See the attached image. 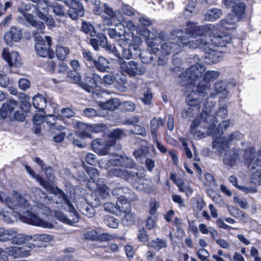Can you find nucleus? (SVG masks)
Here are the masks:
<instances>
[{
    "label": "nucleus",
    "instance_id": "obj_1",
    "mask_svg": "<svg viewBox=\"0 0 261 261\" xmlns=\"http://www.w3.org/2000/svg\"><path fill=\"white\" fill-rule=\"evenodd\" d=\"M205 70V67L203 65L196 63L180 74V84L187 89H192L185 98L188 108L182 110L181 112V116L183 118L193 117L199 114L202 102L208 97L207 92L211 89L210 83L216 80L219 76L218 71H207L203 74L202 80L199 81L195 86L197 80L202 75Z\"/></svg>",
    "mask_w": 261,
    "mask_h": 261
},
{
    "label": "nucleus",
    "instance_id": "obj_2",
    "mask_svg": "<svg viewBox=\"0 0 261 261\" xmlns=\"http://www.w3.org/2000/svg\"><path fill=\"white\" fill-rule=\"evenodd\" d=\"M210 41L204 38L197 39L194 42V49L199 48L204 51L205 58L210 60V63H215L219 61L220 53L217 50L218 47H224L230 43L231 36L225 32H221L216 35L215 31L212 35Z\"/></svg>",
    "mask_w": 261,
    "mask_h": 261
},
{
    "label": "nucleus",
    "instance_id": "obj_3",
    "mask_svg": "<svg viewBox=\"0 0 261 261\" xmlns=\"http://www.w3.org/2000/svg\"><path fill=\"white\" fill-rule=\"evenodd\" d=\"M170 35L171 39L174 41L162 43L156 54H161L162 56H167L171 53L177 55L181 51L182 48L185 47L194 49L195 46L194 42L189 40L188 38L184 35L182 29L172 31L170 32Z\"/></svg>",
    "mask_w": 261,
    "mask_h": 261
},
{
    "label": "nucleus",
    "instance_id": "obj_4",
    "mask_svg": "<svg viewBox=\"0 0 261 261\" xmlns=\"http://www.w3.org/2000/svg\"><path fill=\"white\" fill-rule=\"evenodd\" d=\"M245 165L251 172V178L261 185V151L256 152L254 147L245 150L243 156Z\"/></svg>",
    "mask_w": 261,
    "mask_h": 261
},
{
    "label": "nucleus",
    "instance_id": "obj_5",
    "mask_svg": "<svg viewBox=\"0 0 261 261\" xmlns=\"http://www.w3.org/2000/svg\"><path fill=\"white\" fill-rule=\"evenodd\" d=\"M38 33L37 31H33V35L35 42V48L36 54L43 58L48 57L53 59L55 57V52L51 48L53 44L51 38L50 36H45V39Z\"/></svg>",
    "mask_w": 261,
    "mask_h": 261
},
{
    "label": "nucleus",
    "instance_id": "obj_6",
    "mask_svg": "<svg viewBox=\"0 0 261 261\" xmlns=\"http://www.w3.org/2000/svg\"><path fill=\"white\" fill-rule=\"evenodd\" d=\"M80 30L92 37H95V38H90L88 42L94 50H98L99 46H104L107 45L106 36L101 33H97L94 27L90 22L83 20Z\"/></svg>",
    "mask_w": 261,
    "mask_h": 261
},
{
    "label": "nucleus",
    "instance_id": "obj_7",
    "mask_svg": "<svg viewBox=\"0 0 261 261\" xmlns=\"http://www.w3.org/2000/svg\"><path fill=\"white\" fill-rule=\"evenodd\" d=\"M112 194L117 197V201H120L125 210L127 211L130 205V202L138 200V196L135 192L126 187H116L112 191Z\"/></svg>",
    "mask_w": 261,
    "mask_h": 261
},
{
    "label": "nucleus",
    "instance_id": "obj_8",
    "mask_svg": "<svg viewBox=\"0 0 261 261\" xmlns=\"http://www.w3.org/2000/svg\"><path fill=\"white\" fill-rule=\"evenodd\" d=\"M108 176L111 178L115 177L120 178L128 181L134 186L139 184L142 179V176L137 172L134 171H129L126 170H122L116 168L109 170Z\"/></svg>",
    "mask_w": 261,
    "mask_h": 261
},
{
    "label": "nucleus",
    "instance_id": "obj_9",
    "mask_svg": "<svg viewBox=\"0 0 261 261\" xmlns=\"http://www.w3.org/2000/svg\"><path fill=\"white\" fill-rule=\"evenodd\" d=\"M53 193L55 194H58L60 196H61L65 200L67 201L68 203V205L70 207V210L71 212H72L74 215V217L72 219H70L68 218L65 215L63 214V213L61 212L56 211L55 213V216L56 218L59 221L70 225H73L74 223H76L79 222V215L78 213L75 210L73 206L70 202L69 200H68L67 196L64 193V192L61 189H52Z\"/></svg>",
    "mask_w": 261,
    "mask_h": 261
},
{
    "label": "nucleus",
    "instance_id": "obj_10",
    "mask_svg": "<svg viewBox=\"0 0 261 261\" xmlns=\"http://www.w3.org/2000/svg\"><path fill=\"white\" fill-rule=\"evenodd\" d=\"M19 218L22 222L31 225L47 228H52L54 227L51 223L44 221L38 215L28 210L22 213H19Z\"/></svg>",
    "mask_w": 261,
    "mask_h": 261
},
{
    "label": "nucleus",
    "instance_id": "obj_11",
    "mask_svg": "<svg viewBox=\"0 0 261 261\" xmlns=\"http://www.w3.org/2000/svg\"><path fill=\"white\" fill-rule=\"evenodd\" d=\"M120 66L121 70L130 77L142 75L146 70L145 67L134 61L128 62H126L124 60L120 61Z\"/></svg>",
    "mask_w": 261,
    "mask_h": 261
},
{
    "label": "nucleus",
    "instance_id": "obj_12",
    "mask_svg": "<svg viewBox=\"0 0 261 261\" xmlns=\"http://www.w3.org/2000/svg\"><path fill=\"white\" fill-rule=\"evenodd\" d=\"M142 43L141 39L138 36L133 38L132 42L128 45L130 50L134 55V58L140 57L142 62L144 63H148L153 60V56L151 53L146 52L148 55L144 56V53L141 51L140 46Z\"/></svg>",
    "mask_w": 261,
    "mask_h": 261
},
{
    "label": "nucleus",
    "instance_id": "obj_13",
    "mask_svg": "<svg viewBox=\"0 0 261 261\" xmlns=\"http://www.w3.org/2000/svg\"><path fill=\"white\" fill-rule=\"evenodd\" d=\"M102 84V79L96 73L86 75L84 81L79 83V86L88 92H93L100 84Z\"/></svg>",
    "mask_w": 261,
    "mask_h": 261
},
{
    "label": "nucleus",
    "instance_id": "obj_14",
    "mask_svg": "<svg viewBox=\"0 0 261 261\" xmlns=\"http://www.w3.org/2000/svg\"><path fill=\"white\" fill-rule=\"evenodd\" d=\"M23 38L22 30L18 27H11L4 36L7 45L12 46L15 42H19Z\"/></svg>",
    "mask_w": 261,
    "mask_h": 261
},
{
    "label": "nucleus",
    "instance_id": "obj_15",
    "mask_svg": "<svg viewBox=\"0 0 261 261\" xmlns=\"http://www.w3.org/2000/svg\"><path fill=\"white\" fill-rule=\"evenodd\" d=\"M108 140L101 138L93 140L91 144L92 150L99 155H106L109 153L110 148L112 147L109 145Z\"/></svg>",
    "mask_w": 261,
    "mask_h": 261
},
{
    "label": "nucleus",
    "instance_id": "obj_16",
    "mask_svg": "<svg viewBox=\"0 0 261 261\" xmlns=\"http://www.w3.org/2000/svg\"><path fill=\"white\" fill-rule=\"evenodd\" d=\"M2 57L10 67H16L20 63L21 58L18 53L14 50L10 52L8 48L3 49Z\"/></svg>",
    "mask_w": 261,
    "mask_h": 261
},
{
    "label": "nucleus",
    "instance_id": "obj_17",
    "mask_svg": "<svg viewBox=\"0 0 261 261\" xmlns=\"http://www.w3.org/2000/svg\"><path fill=\"white\" fill-rule=\"evenodd\" d=\"M5 252L14 258L24 257L31 255L30 250H25L23 247L10 246L5 249Z\"/></svg>",
    "mask_w": 261,
    "mask_h": 261
},
{
    "label": "nucleus",
    "instance_id": "obj_18",
    "mask_svg": "<svg viewBox=\"0 0 261 261\" xmlns=\"http://www.w3.org/2000/svg\"><path fill=\"white\" fill-rule=\"evenodd\" d=\"M139 22L138 31L140 32V35L146 37H149L150 31L148 29V27L151 26L153 24L152 20L146 16H141L138 18Z\"/></svg>",
    "mask_w": 261,
    "mask_h": 261
},
{
    "label": "nucleus",
    "instance_id": "obj_19",
    "mask_svg": "<svg viewBox=\"0 0 261 261\" xmlns=\"http://www.w3.org/2000/svg\"><path fill=\"white\" fill-rule=\"evenodd\" d=\"M22 14L24 17L25 20L32 27L36 28V30L34 31H37L38 33L44 34V30L45 28V24L42 21H37L35 19L34 16L33 14L29 13L26 11H24Z\"/></svg>",
    "mask_w": 261,
    "mask_h": 261
},
{
    "label": "nucleus",
    "instance_id": "obj_20",
    "mask_svg": "<svg viewBox=\"0 0 261 261\" xmlns=\"http://www.w3.org/2000/svg\"><path fill=\"white\" fill-rule=\"evenodd\" d=\"M216 30V27L212 24H206L197 26L196 28L195 37L197 36L204 37L203 38L207 36L211 37L214 32Z\"/></svg>",
    "mask_w": 261,
    "mask_h": 261
},
{
    "label": "nucleus",
    "instance_id": "obj_21",
    "mask_svg": "<svg viewBox=\"0 0 261 261\" xmlns=\"http://www.w3.org/2000/svg\"><path fill=\"white\" fill-rule=\"evenodd\" d=\"M127 136L126 133L122 129L120 128H116L113 129L109 134L108 140L109 145L112 147L116 145L117 140L122 139Z\"/></svg>",
    "mask_w": 261,
    "mask_h": 261
},
{
    "label": "nucleus",
    "instance_id": "obj_22",
    "mask_svg": "<svg viewBox=\"0 0 261 261\" xmlns=\"http://www.w3.org/2000/svg\"><path fill=\"white\" fill-rule=\"evenodd\" d=\"M109 62L105 58L99 56L97 59H96L88 68L91 70H97L101 72H105L109 68Z\"/></svg>",
    "mask_w": 261,
    "mask_h": 261
},
{
    "label": "nucleus",
    "instance_id": "obj_23",
    "mask_svg": "<svg viewBox=\"0 0 261 261\" xmlns=\"http://www.w3.org/2000/svg\"><path fill=\"white\" fill-rule=\"evenodd\" d=\"M104 210L117 216H121L123 211H126L120 201L117 200L116 204L112 202H106L103 204Z\"/></svg>",
    "mask_w": 261,
    "mask_h": 261
},
{
    "label": "nucleus",
    "instance_id": "obj_24",
    "mask_svg": "<svg viewBox=\"0 0 261 261\" xmlns=\"http://www.w3.org/2000/svg\"><path fill=\"white\" fill-rule=\"evenodd\" d=\"M114 86L115 88L122 92L126 91L127 84L126 76L122 73H117L114 76Z\"/></svg>",
    "mask_w": 261,
    "mask_h": 261
},
{
    "label": "nucleus",
    "instance_id": "obj_25",
    "mask_svg": "<svg viewBox=\"0 0 261 261\" xmlns=\"http://www.w3.org/2000/svg\"><path fill=\"white\" fill-rule=\"evenodd\" d=\"M47 103L46 97L41 94H37L33 98V105L38 112H44Z\"/></svg>",
    "mask_w": 261,
    "mask_h": 261
},
{
    "label": "nucleus",
    "instance_id": "obj_26",
    "mask_svg": "<svg viewBox=\"0 0 261 261\" xmlns=\"http://www.w3.org/2000/svg\"><path fill=\"white\" fill-rule=\"evenodd\" d=\"M2 107L5 116L11 117L15 109L19 107V103L17 100L10 99L5 102Z\"/></svg>",
    "mask_w": 261,
    "mask_h": 261
},
{
    "label": "nucleus",
    "instance_id": "obj_27",
    "mask_svg": "<svg viewBox=\"0 0 261 261\" xmlns=\"http://www.w3.org/2000/svg\"><path fill=\"white\" fill-rule=\"evenodd\" d=\"M120 105L119 100L117 98H111L106 102H100L99 106L102 110L108 111H114L117 109Z\"/></svg>",
    "mask_w": 261,
    "mask_h": 261
},
{
    "label": "nucleus",
    "instance_id": "obj_28",
    "mask_svg": "<svg viewBox=\"0 0 261 261\" xmlns=\"http://www.w3.org/2000/svg\"><path fill=\"white\" fill-rule=\"evenodd\" d=\"M115 165L119 166L125 168L133 169L136 167V164L134 161L128 157L120 155L119 158L116 160Z\"/></svg>",
    "mask_w": 261,
    "mask_h": 261
},
{
    "label": "nucleus",
    "instance_id": "obj_29",
    "mask_svg": "<svg viewBox=\"0 0 261 261\" xmlns=\"http://www.w3.org/2000/svg\"><path fill=\"white\" fill-rule=\"evenodd\" d=\"M239 156L238 152L233 150H229L225 154L223 163L225 165L232 167L236 164Z\"/></svg>",
    "mask_w": 261,
    "mask_h": 261
},
{
    "label": "nucleus",
    "instance_id": "obj_30",
    "mask_svg": "<svg viewBox=\"0 0 261 261\" xmlns=\"http://www.w3.org/2000/svg\"><path fill=\"white\" fill-rule=\"evenodd\" d=\"M150 123L151 133L152 135H154L156 137L159 129L161 127L164 126L165 121L164 119H162L161 117L156 118L154 117L151 119Z\"/></svg>",
    "mask_w": 261,
    "mask_h": 261
},
{
    "label": "nucleus",
    "instance_id": "obj_31",
    "mask_svg": "<svg viewBox=\"0 0 261 261\" xmlns=\"http://www.w3.org/2000/svg\"><path fill=\"white\" fill-rule=\"evenodd\" d=\"M131 205H129V208L126 211H123L122 214L124 213V216L122 219V223L124 226H130L133 225L135 221V216L131 213Z\"/></svg>",
    "mask_w": 261,
    "mask_h": 261
},
{
    "label": "nucleus",
    "instance_id": "obj_32",
    "mask_svg": "<svg viewBox=\"0 0 261 261\" xmlns=\"http://www.w3.org/2000/svg\"><path fill=\"white\" fill-rule=\"evenodd\" d=\"M149 246L154 250L159 251L167 247V242L166 240L157 238L155 239L151 240L149 242Z\"/></svg>",
    "mask_w": 261,
    "mask_h": 261
},
{
    "label": "nucleus",
    "instance_id": "obj_33",
    "mask_svg": "<svg viewBox=\"0 0 261 261\" xmlns=\"http://www.w3.org/2000/svg\"><path fill=\"white\" fill-rule=\"evenodd\" d=\"M14 237L12 239V243L15 244H22L26 243L31 240L32 237L22 233H18L17 231L14 229Z\"/></svg>",
    "mask_w": 261,
    "mask_h": 261
},
{
    "label": "nucleus",
    "instance_id": "obj_34",
    "mask_svg": "<svg viewBox=\"0 0 261 261\" xmlns=\"http://www.w3.org/2000/svg\"><path fill=\"white\" fill-rule=\"evenodd\" d=\"M222 12L221 9L218 8H212L207 11L205 14V18L207 21H214L219 18L222 15Z\"/></svg>",
    "mask_w": 261,
    "mask_h": 261
},
{
    "label": "nucleus",
    "instance_id": "obj_35",
    "mask_svg": "<svg viewBox=\"0 0 261 261\" xmlns=\"http://www.w3.org/2000/svg\"><path fill=\"white\" fill-rule=\"evenodd\" d=\"M79 211L82 214L89 218H92L95 215V210L94 206L88 203L83 204L79 208Z\"/></svg>",
    "mask_w": 261,
    "mask_h": 261
},
{
    "label": "nucleus",
    "instance_id": "obj_36",
    "mask_svg": "<svg viewBox=\"0 0 261 261\" xmlns=\"http://www.w3.org/2000/svg\"><path fill=\"white\" fill-rule=\"evenodd\" d=\"M70 53L69 49L62 45H57L56 47V55L57 58L61 61L65 60Z\"/></svg>",
    "mask_w": 261,
    "mask_h": 261
},
{
    "label": "nucleus",
    "instance_id": "obj_37",
    "mask_svg": "<svg viewBox=\"0 0 261 261\" xmlns=\"http://www.w3.org/2000/svg\"><path fill=\"white\" fill-rule=\"evenodd\" d=\"M14 235L13 229H6L4 228H0V242L12 241Z\"/></svg>",
    "mask_w": 261,
    "mask_h": 261
},
{
    "label": "nucleus",
    "instance_id": "obj_38",
    "mask_svg": "<svg viewBox=\"0 0 261 261\" xmlns=\"http://www.w3.org/2000/svg\"><path fill=\"white\" fill-rule=\"evenodd\" d=\"M82 54L83 60L86 66L89 68L96 59H94L93 54L89 49L82 48Z\"/></svg>",
    "mask_w": 261,
    "mask_h": 261
},
{
    "label": "nucleus",
    "instance_id": "obj_39",
    "mask_svg": "<svg viewBox=\"0 0 261 261\" xmlns=\"http://www.w3.org/2000/svg\"><path fill=\"white\" fill-rule=\"evenodd\" d=\"M147 44L148 46L151 48L152 51L154 54H156L159 51V48L162 45V42L159 40L156 37L149 38L148 37Z\"/></svg>",
    "mask_w": 261,
    "mask_h": 261
},
{
    "label": "nucleus",
    "instance_id": "obj_40",
    "mask_svg": "<svg viewBox=\"0 0 261 261\" xmlns=\"http://www.w3.org/2000/svg\"><path fill=\"white\" fill-rule=\"evenodd\" d=\"M197 27V25L193 22L188 21L187 23V27L185 29V32H184V35H185L188 38L189 40L190 41L196 42V41L197 40H191L190 38L188 36V35L193 37H194V36H195Z\"/></svg>",
    "mask_w": 261,
    "mask_h": 261
},
{
    "label": "nucleus",
    "instance_id": "obj_41",
    "mask_svg": "<svg viewBox=\"0 0 261 261\" xmlns=\"http://www.w3.org/2000/svg\"><path fill=\"white\" fill-rule=\"evenodd\" d=\"M29 100V96L28 95H25L21 100L20 103H19V108L21 109V112L25 114L29 113L31 108V104Z\"/></svg>",
    "mask_w": 261,
    "mask_h": 261
},
{
    "label": "nucleus",
    "instance_id": "obj_42",
    "mask_svg": "<svg viewBox=\"0 0 261 261\" xmlns=\"http://www.w3.org/2000/svg\"><path fill=\"white\" fill-rule=\"evenodd\" d=\"M120 109L123 112H132L135 110V104L130 101H125L120 103Z\"/></svg>",
    "mask_w": 261,
    "mask_h": 261
},
{
    "label": "nucleus",
    "instance_id": "obj_43",
    "mask_svg": "<svg viewBox=\"0 0 261 261\" xmlns=\"http://www.w3.org/2000/svg\"><path fill=\"white\" fill-rule=\"evenodd\" d=\"M105 224L109 227L116 228L119 224V221L114 217L106 216L103 220Z\"/></svg>",
    "mask_w": 261,
    "mask_h": 261
},
{
    "label": "nucleus",
    "instance_id": "obj_44",
    "mask_svg": "<svg viewBox=\"0 0 261 261\" xmlns=\"http://www.w3.org/2000/svg\"><path fill=\"white\" fill-rule=\"evenodd\" d=\"M101 47L106 48L107 50L111 52L116 58L119 60V63H120V61L123 60L121 58V54L120 53L121 50L119 47L118 48H117L115 46L109 45L107 41V45Z\"/></svg>",
    "mask_w": 261,
    "mask_h": 261
},
{
    "label": "nucleus",
    "instance_id": "obj_45",
    "mask_svg": "<svg viewBox=\"0 0 261 261\" xmlns=\"http://www.w3.org/2000/svg\"><path fill=\"white\" fill-rule=\"evenodd\" d=\"M149 152V147L146 146H144L140 148L135 150L133 154L135 158L137 159L142 156H146Z\"/></svg>",
    "mask_w": 261,
    "mask_h": 261
},
{
    "label": "nucleus",
    "instance_id": "obj_46",
    "mask_svg": "<svg viewBox=\"0 0 261 261\" xmlns=\"http://www.w3.org/2000/svg\"><path fill=\"white\" fill-rule=\"evenodd\" d=\"M67 76L72 82L77 83L79 85V83L82 82L81 75L77 70H72L68 71Z\"/></svg>",
    "mask_w": 261,
    "mask_h": 261
},
{
    "label": "nucleus",
    "instance_id": "obj_47",
    "mask_svg": "<svg viewBox=\"0 0 261 261\" xmlns=\"http://www.w3.org/2000/svg\"><path fill=\"white\" fill-rule=\"evenodd\" d=\"M230 122L229 120L222 121L216 128V133L219 135H222L229 126Z\"/></svg>",
    "mask_w": 261,
    "mask_h": 261
},
{
    "label": "nucleus",
    "instance_id": "obj_48",
    "mask_svg": "<svg viewBox=\"0 0 261 261\" xmlns=\"http://www.w3.org/2000/svg\"><path fill=\"white\" fill-rule=\"evenodd\" d=\"M54 12L56 15L60 16H63L65 15L64 7L62 5L58 3H54L51 5Z\"/></svg>",
    "mask_w": 261,
    "mask_h": 261
},
{
    "label": "nucleus",
    "instance_id": "obj_49",
    "mask_svg": "<svg viewBox=\"0 0 261 261\" xmlns=\"http://www.w3.org/2000/svg\"><path fill=\"white\" fill-rule=\"evenodd\" d=\"M86 170L88 174L89 175L90 178L93 180V182H95L96 179L99 176L98 170L94 167H87Z\"/></svg>",
    "mask_w": 261,
    "mask_h": 261
},
{
    "label": "nucleus",
    "instance_id": "obj_50",
    "mask_svg": "<svg viewBox=\"0 0 261 261\" xmlns=\"http://www.w3.org/2000/svg\"><path fill=\"white\" fill-rule=\"evenodd\" d=\"M119 47L121 51V58L127 60L130 59L132 58H134V55L130 50L129 47L124 48L120 44L119 45Z\"/></svg>",
    "mask_w": 261,
    "mask_h": 261
},
{
    "label": "nucleus",
    "instance_id": "obj_51",
    "mask_svg": "<svg viewBox=\"0 0 261 261\" xmlns=\"http://www.w3.org/2000/svg\"><path fill=\"white\" fill-rule=\"evenodd\" d=\"M246 6L243 3L235 4L232 7L233 12L237 15H242L245 13Z\"/></svg>",
    "mask_w": 261,
    "mask_h": 261
},
{
    "label": "nucleus",
    "instance_id": "obj_52",
    "mask_svg": "<svg viewBox=\"0 0 261 261\" xmlns=\"http://www.w3.org/2000/svg\"><path fill=\"white\" fill-rule=\"evenodd\" d=\"M59 130V133L56 134V135L53 138V140L56 143H61L65 139L66 136V133L65 132H61L63 129H64V127L63 126H59L58 128H57Z\"/></svg>",
    "mask_w": 261,
    "mask_h": 261
},
{
    "label": "nucleus",
    "instance_id": "obj_53",
    "mask_svg": "<svg viewBox=\"0 0 261 261\" xmlns=\"http://www.w3.org/2000/svg\"><path fill=\"white\" fill-rule=\"evenodd\" d=\"M153 94L151 92L147 90L143 94V97H141L142 102L145 105H150L151 104Z\"/></svg>",
    "mask_w": 261,
    "mask_h": 261
},
{
    "label": "nucleus",
    "instance_id": "obj_54",
    "mask_svg": "<svg viewBox=\"0 0 261 261\" xmlns=\"http://www.w3.org/2000/svg\"><path fill=\"white\" fill-rule=\"evenodd\" d=\"M50 3L47 0H42L38 4L36 5V9L41 10L44 12H49V9L51 7Z\"/></svg>",
    "mask_w": 261,
    "mask_h": 261
},
{
    "label": "nucleus",
    "instance_id": "obj_55",
    "mask_svg": "<svg viewBox=\"0 0 261 261\" xmlns=\"http://www.w3.org/2000/svg\"><path fill=\"white\" fill-rule=\"evenodd\" d=\"M135 130H131L130 133L133 135H139L142 137L146 136V132L145 127L142 125L137 124L134 126Z\"/></svg>",
    "mask_w": 261,
    "mask_h": 261
},
{
    "label": "nucleus",
    "instance_id": "obj_56",
    "mask_svg": "<svg viewBox=\"0 0 261 261\" xmlns=\"http://www.w3.org/2000/svg\"><path fill=\"white\" fill-rule=\"evenodd\" d=\"M137 237L139 241L141 242H147L149 240V235L144 228L139 230Z\"/></svg>",
    "mask_w": 261,
    "mask_h": 261
},
{
    "label": "nucleus",
    "instance_id": "obj_57",
    "mask_svg": "<svg viewBox=\"0 0 261 261\" xmlns=\"http://www.w3.org/2000/svg\"><path fill=\"white\" fill-rule=\"evenodd\" d=\"M200 117L205 123H210L213 119L215 118L210 112H206L205 110L203 109L200 113Z\"/></svg>",
    "mask_w": 261,
    "mask_h": 261
},
{
    "label": "nucleus",
    "instance_id": "obj_58",
    "mask_svg": "<svg viewBox=\"0 0 261 261\" xmlns=\"http://www.w3.org/2000/svg\"><path fill=\"white\" fill-rule=\"evenodd\" d=\"M45 119L46 123L50 126V128L53 130V133H56L54 129H56V127H55L57 120L56 117L54 115H49L46 116Z\"/></svg>",
    "mask_w": 261,
    "mask_h": 261
},
{
    "label": "nucleus",
    "instance_id": "obj_59",
    "mask_svg": "<svg viewBox=\"0 0 261 261\" xmlns=\"http://www.w3.org/2000/svg\"><path fill=\"white\" fill-rule=\"evenodd\" d=\"M18 86L21 90L25 91L30 87L31 82L27 79L21 78L18 81Z\"/></svg>",
    "mask_w": 261,
    "mask_h": 261
},
{
    "label": "nucleus",
    "instance_id": "obj_60",
    "mask_svg": "<svg viewBox=\"0 0 261 261\" xmlns=\"http://www.w3.org/2000/svg\"><path fill=\"white\" fill-rule=\"evenodd\" d=\"M85 161L88 164L94 166L96 165L97 160L95 155L92 153H88L85 157Z\"/></svg>",
    "mask_w": 261,
    "mask_h": 261
},
{
    "label": "nucleus",
    "instance_id": "obj_61",
    "mask_svg": "<svg viewBox=\"0 0 261 261\" xmlns=\"http://www.w3.org/2000/svg\"><path fill=\"white\" fill-rule=\"evenodd\" d=\"M140 121V118L138 116H134L129 118H126L124 122V124L132 125L135 126Z\"/></svg>",
    "mask_w": 261,
    "mask_h": 261
},
{
    "label": "nucleus",
    "instance_id": "obj_62",
    "mask_svg": "<svg viewBox=\"0 0 261 261\" xmlns=\"http://www.w3.org/2000/svg\"><path fill=\"white\" fill-rule=\"evenodd\" d=\"M103 12L107 14L110 18H113L115 16V13L113 10L109 6L107 3H104L103 4Z\"/></svg>",
    "mask_w": 261,
    "mask_h": 261
},
{
    "label": "nucleus",
    "instance_id": "obj_63",
    "mask_svg": "<svg viewBox=\"0 0 261 261\" xmlns=\"http://www.w3.org/2000/svg\"><path fill=\"white\" fill-rule=\"evenodd\" d=\"M85 239L88 240H97L99 239L98 233L95 230L87 232L85 235Z\"/></svg>",
    "mask_w": 261,
    "mask_h": 261
},
{
    "label": "nucleus",
    "instance_id": "obj_64",
    "mask_svg": "<svg viewBox=\"0 0 261 261\" xmlns=\"http://www.w3.org/2000/svg\"><path fill=\"white\" fill-rule=\"evenodd\" d=\"M26 114L24 113L23 112L20 113L19 111L17 110L15 111V112H13L12 114V116H14V119L15 120L23 122L25 120L26 118Z\"/></svg>",
    "mask_w": 261,
    "mask_h": 261
}]
</instances>
